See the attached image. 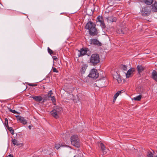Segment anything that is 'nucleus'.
Here are the masks:
<instances>
[{
  "label": "nucleus",
  "mask_w": 157,
  "mask_h": 157,
  "mask_svg": "<svg viewBox=\"0 0 157 157\" xmlns=\"http://www.w3.org/2000/svg\"><path fill=\"white\" fill-rule=\"evenodd\" d=\"M100 61V58L98 54H94L92 55L90 59V62L94 66L99 63Z\"/></svg>",
  "instance_id": "2"
},
{
  "label": "nucleus",
  "mask_w": 157,
  "mask_h": 157,
  "mask_svg": "<svg viewBox=\"0 0 157 157\" xmlns=\"http://www.w3.org/2000/svg\"><path fill=\"white\" fill-rule=\"evenodd\" d=\"M51 113L52 115L55 118L57 119L59 117V114L54 109H53L51 112Z\"/></svg>",
  "instance_id": "14"
},
{
  "label": "nucleus",
  "mask_w": 157,
  "mask_h": 157,
  "mask_svg": "<svg viewBox=\"0 0 157 157\" xmlns=\"http://www.w3.org/2000/svg\"><path fill=\"white\" fill-rule=\"evenodd\" d=\"M100 147L102 150L104 155L108 151L106 147L102 143H101L100 144Z\"/></svg>",
  "instance_id": "10"
},
{
  "label": "nucleus",
  "mask_w": 157,
  "mask_h": 157,
  "mask_svg": "<svg viewBox=\"0 0 157 157\" xmlns=\"http://www.w3.org/2000/svg\"><path fill=\"white\" fill-rule=\"evenodd\" d=\"M106 19H107V21L110 22H113V21H115L116 20V18L113 17H106Z\"/></svg>",
  "instance_id": "21"
},
{
  "label": "nucleus",
  "mask_w": 157,
  "mask_h": 157,
  "mask_svg": "<svg viewBox=\"0 0 157 157\" xmlns=\"http://www.w3.org/2000/svg\"><path fill=\"white\" fill-rule=\"evenodd\" d=\"M143 2L147 5H151L153 1V0H143Z\"/></svg>",
  "instance_id": "22"
},
{
  "label": "nucleus",
  "mask_w": 157,
  "mask_h": 157,
  "mask_svg": "<svg viewBox=\"0 0 157 157\" xmlns=\"http://www.w3.org/2000/svg\"><path fill=\"white\" fill-rule=\"evenodd\" d=\"M134 71L135 69L134 68H131L128 70L126 74V78H129L131 77L133 72Z\"/></svg>",
  "instance_id": "11"
},
{
  "label": "nucleus",
  "mask_w": 157,
  "mask_h": 157,
  "mask_svg": "<svg viewBox=\"0 0 157 157\" xmlns=\"http://www.w3.org/2000/svg\"><path fill=\"white\" fill-rule=\"evenodd\" d=\"M54 110H55L59 114V112L62 110V109L61 107H57L56 109H54Z\"/></svg>",
  "instance_id": "26"
},
{
  "label": "nucleus",
  "mask_w": 157,
  "mask_h": 157,
  "mask_svg": "<svg viewBox=\"0 0 157 157\" xmlns=\"http://www.w3.org/2000/svg\"><path fill=\"white\" fill-rule=\"evenodd\" d=\"M145 69V67L141 65H138L137 67V70L139 74H140Z\"/></svg>",
  "instance_id": "12"
},
{
  "label": "nucleus",
  "mask_w": 157,
  "mask_h": 157,
  "mask_svg": "<svg viewBox=\"0 0 157 157\" xmlns=\"http://www.w3.org/2000/svg\"><path fill=\"white\" fill-rule=\"evenodd\" d=\"M88 67V65L87 64L83 63L81 66V69L80 70V72L82 74H84Z\"/></svg>",
  "instance_id": "13"
},
{
  "label": "nucleus",
  "mask_w": 157,
  "mask_h": 157,
  "mask_svg": "<svg viewBox=\"0 0 157 157\" xmlns=\"http://www.w3.org/2000/svg\"><path fill=\"white\" fill-rule=\"evenodd\" d=\"M153 154L151 152H148L147 155V157H153Z\"/></svg>",
  "instance_id": "29"
},
{
  "label": "nucleus",
  "mask_w": 157,
  "mask_h": 157,
  "mask_svg": "<svg viewBox=\"0 0 157 157\" xmlns=\"http://www.w3.org/2000/svg\"><path fill=\"white\" fill-rule=\"evenodd\" d=\"M28 85L29 86H37V84H32L30 83H29L28 84Z\"/></svg>",
  "instance_id": "37"
},
{
  "label": "nucleus",
  "mask_w": 157,
  "mask_h": 157,
  "mask_svg": "<svg viewBox=\"0 0 157 157\" xmlns=\"http://www.w3.org/2000/svg\"><path fill=\"white\" fill-rule=\"evenodd\" d=\"M16 117L17 121L20 122L24 124H25L27 123L26 120L24 117L19 116H17Z\"/></svg>",
  "instance_id": "9"
},
{
  "label": "nucleus",
  "mask_w": 157,
  "mask_h": 157,
  "mask_svg": "<svg viewBox=\"0 0 157 157\" xmlns=\"http://www.w3.org/2000/svg\"><path fill=\"white\" fill-rule=\"evenodd\" d=\"M115 101H116V100H114V99H113V102H115Z\"/></svg>",
  "instance_id": "43"
},
{
  "label": "nucleus",
  "mask_w": 157,
  "mask_h": 157,
  "mask_svg": "<svg viewBox=\"0 0 157 157\" xmlns=\"http://www.w3.org/2000/svg\"><path fill=\"white\" fill-rule=\"evenodd\" d=\"M106 79L103 78L101 79L98 81L97 82L98 86L100 87H102L105 86V82Z\"/></svg>",
  "instance_id": "8"
},
{
  "label": "nucleus",
  "mask_w": 157,
  "mask_h": 157,
  "mask_svg": "<svg viewBox=\"0 0 157 157\" xmlns=\"http://www.w3.org/2000/svg\"><path fill=\"white\" fill-rule=\"evenodd\" d=\"M155 157H157V155Z\"/></svg>",
  "instance_id": "46"
},
{
  "label": "nucleus",
  "mask_w": 157,
  "mask_h": 157,
  "mask_svg": "<svg viewBox=\"0 0 157 157\" xmlns=\"http://www.w3.org/2000/svg\"><path fill=\"white\" fill-rule=\"evenodd\" d=\"M104 21L103 18L100 16H98L97 19V21L99 22L100 23L103 22Z\"/></svg>",
  "instance_id": "23"
},
{
  "label": "nucleus",
  "mask_w": 157,
  "mask_h": 157,
  "mask_svg": "<svg viewBox=\"0 0 157 157\" xmlns=\"http://www.w3.org/2000/svg\"><path fill=\"white\" fill-rule=\"evenodd\" d=\"M122 68L124 71H126L127 69V67L125 65H123L122 67Z\"/></svg>",
  "instance_id": "35"
},
{
  "label": "nucleus",
  "mask_w": 157,
  "mask_h": 157,
  "mask_svg": "<svg viewBox=\"0 0 157 157\" xmlns=\"http://www.w3.org/2000/svg\"><path fill=\"white\" fill-rule=\"evenodd\" d=\"M8 129L10 131L11 133L13 135L14 134V131L13 129L11 127H10L9 126L7 127Z\"/></svg>",
  "instance_id": "25"
},
{
  "label": "nucleus",
  "mask_w": 157,
  "mask_h": 157,
  "mask_svg": "<svg viewBox=\"0 0 157 157\" xmlns=\"http://www.w3.org/2000/svg\"><path fill=\"white\" fill-rule=\"evenodd\" d=\"M53 93H52V90H50L48 94V98L51 97L53 95Z\"/></svg>",
  "instance_id": "28"
},
{
  "label": "nucleus",
  "mask_w": 157,
  "mask_h": 157,
  "mask_svg": "<svg viewBox=\"0 0 157 157\" xmlns=\"http://www.w3.org/2000/svg\"><path fill=\"white\" fill-rule=\"evenodd\" d=\"M55 147L56 149H58L60 147L61 145L59 144H55Z\"/></svg>",
  "instance_id": "32"
},
{
  "label": "nucleus",
  "mask_w": 157,
  "mask_h": 157,
  "mask_svg": "<svg viewBox=\"0 0 157 157\" xmlns=\"http://www.w3.org/2000/svg\"><path fill=\"white\" fill-rule=\"evenodd\" d=\"M79 151L80 152L79 153L80 155H81V152L80 151Z\"/></svg>",
  "instance_id": "44"
},
{
  "label": "nucleus",
  "mask_w": 157,
  "mask_h": 157,
  "mask_svg": "<svg viewBox=\"0 0 157 157\" xmlns=\"http://www.w3.org/2000/svg\"><path fill=\"white\" fill-rule=\"evenodd\" d=\"M150 11L148 9L147 7H145L142 8L141 13L143 16H147L150 14Z\"/></svg>",
  "instance_id": "6"
},
{
  "label": "nucleus",
  "mask_w": 157,
  "mask_h": 157,
  "mask_svg": "<svg viewBox=\"0 0 157 157\" xmlns=\"http://www.w3.org/2000/svg\"><path fill=\"white\" fill-rule=\"evenodd\" d=\"M141 97L142 96L141 95H139L137 96L134 97L133 98V99L135 101H139L140 100Z\"/></svg>",
  "instance_id": "24"
},
{
  "label": "nucleus",
  "mask_w": 157,
  "mask_h": 157,
  "mask_svg": "<svg viewBox=\"0 0 157 157\" xmlns=\"http://www.w3.org/2000/svg\"><path fill=\"white\" fill-rule=\"evenodd\" d=\"M76 155H75V156H74V157H76Z\"/></svg>",
  "instance_id": "45"
},
{
  "label": "nucleus",
  "mask_w": 157,
  "mask_h": 157,
  "mask_svg": "<svg viewBox=\"0 0 157 157\" xmlns=\"http://www.w3.org/2000/svg\"><path fill=\"white\" fill-rule=\"evenodd\" d=\"M113 78L116 80L119 83H121L122 82V80H121L120 76L117 73L116 75H115L113 76Z\"/></svg>",
  "instance_id": "18"
},
{
  "label": "nucleus",
  "mask_w": 157,
  "mask_h": 157,
  "mask_svg": "<svg viewBox=\"0 0 157 157\" xmlns=\"http://www.w3.org/2000/svg\"><path fill=\"white\" fill-rule=\"evenodd\" d=\"M32 98H33L35 101L37 102L40 101L43 99L42 97L40 96H33L32 97Z\"/></svg>",
  "instance_id": "17"
},
{
  "label": "nucleus",
  "mask_w": 157,
  "mask_h": 157,
  "mask_svg": "<svg viewBox=\"0 0 157 157\" xmlns=\"http://www.w3.org/2000/svg\"><path fill=\"white\" fill-rule=\"evenodd\" d=\"M13 157V155H11V154H10V155H8V157Z\"/></svg>",
  "instance_id": "41"
},
{
  "label": "nucleus",
  "mask_w": 157,
  "mask_h": 157,
  "mask_svg": "<svg viewBox=\"0 0 157 157\" xmlns=\"http://www.w3.org/2000/svg\"><path fill=\"white\" fill-rule=\"evenodd\" d=\"M151 78L155 81L157 82V72L155 70L152 71L151 74Z\"/></svg>",
  "instance_id": "15"
},
{
  "label": "nucleus",
  "mask_w": 157,
  "mask_h": 157,
  "mask_svg": "<svg viewBox=\"0 0 157 157\" xmlns=\"http://www.w3.org/2000/svg\"><path fill=\"white\" fill-rule=\"evenodd\" d=\"M121 91H122V92L123 93L124 92V90H121V91H118L117 93H118L119 95H120V94H121Z\"/></svg>",
  "instance_id": "39"
},
{
  "label": "nucleus",
  "mask_w": 157,
  "mask_h": 157,
  "mask_svg": "<svg viewBox=\"0 0 157 157\" xmlns=\"http://www.w3.org/2000/svg\"><path fill=\"white\" fill-rule=\"evenodd\" d=\"M53 59L55 61H57L58 59V58L56 57V56H54L53 57Z\"/></svg>",
  "instance_id": "40"
},
{
  "label": "nucleus",
  "mask_w": 157,
  "mask_h": 157,
  "mask_svg": "<svg viewBox=\"0 0 157 157\" xmlns=\"http://www.w3.org/2000/svg\"><path fill=\"white\" fill-rule=\"evenodd\" d=\"M85 29L89 30V34L92 36H96L98 33L97 29L96 28L95 24L91 21L88 22L86 26Z\"/></svg>",
  "instance_id": "1"
},
{
  "label": "nucleus",
  "mask_w": 157,
  "mask_h": 157,
  "mask_svg": "<svg viewBox=\"0 0 157 157\" xmlns=\"http://www.w3.org/2000/svg\"><path fill=\"white\" fill-rule=\"evenodd\" d=\"M52 70L53 72H56V73H58V71L57 69L55 68V67H52Z\"/></svg>",
  "instance_id": "34"
},
{
  "label": "nucleus",
  "mask_w": 157,
  "mask_h": 157,
  "mask_svg": "<svg viewBox=\"0 0 157 157\" xmlns=\"http://www.w3.org/2000/svg\"><path fill=\"white\" fill-rule=\"evenodd\" d=\"M48 53L50 55L52 54L53 53V51L50 49L49 47H48Z\"/></svg>",
  "instance_id": "31"
},
{
  "label": "nucleus",
  "mask_w": 157,
  "mask_h": 157,
  "mask_svg": "<svg viewBox=\"0 0 157 157\" xmlns=\"http://www.w3.org/2000/svg\"><path fill=\"white\" fill-rule=\"evenodd\" d=\"M88 76L94 79H96L99 76V73L97 70L95 68L91 69Z\"/></svg>",
  "instance_id": "4"
},
{
  "label": "nucleus",
  "mask_w": 157,
  "mask_h": 157,
  "mask_svg": "<svg viewBox=\"0 0 157 157\" xmlns=\"http://www.w3.org/2000/svg\"><path fill=\"white\" fill-rule=\"evenodd\" d=\"M10 112H11L13 113H14L15 114H16L17 113V112L15 110H12V109H10Z\"/></svg>",
  "instance_id": "38"
},
{
  "label": "nucleus",
  "mask_w": 157,
  "mask_h": 157,
  "mask_svg": "<svg viewBox=\"0 0 157 157\" xmlns=\"http://www.w3.org/2000/svg\"><path fill=\"white\" fill-rule=\"evenodd\" d=\"M125 29L123 28H120L117 29L116 32L119 34H124L125 33Z\"/></svg>",
  "instance_id": "20"
},
{
  "label": "nucleus",
  "mask_w": 157,
  "mask_h": 157,
  "mask_svg": "<svg viewBox=\"0 0 157 157\" xmlns=\"http://www.w3.org/2000/svg\"><path fill=\"white\" fill-rule=\"evenodd\" d=\"M71 141L72 145L77 148L80 147L79 140L77 136L75 135L72 136L71 138Z\"/></svg>",
  "instance_id": "3"
},
{
  "label": "nucleus",
  "mask_w": 157,
  "mask_h": 157,
  "mask_svg": "<svg viewBox=\"0 0 157 157\" xmlns=\"http://www.w3.org/2000/svg\"><path fill=\"white\" fill-rule=\"evenodd\" d=\"M119 96V95L118 93H116L114 95V100H116L117 98Z\"/></svg>",
  "instance_id": "36"
},
{
  "label": "nucleus",
  "mask_w": 157,
  "mask_h": 157,
  "mask_svg": "<svg viewBox=\"0 0 157 157\" xmlns=\"http://www.w3.org/2000/svg\"><path fill=\"white\" fill-rule=\"evenodd\" d=\"M12 142L14 145H16L17 146H20V145L21 144L16 139H13L12 140Z\"/></svg>",
  "instance_id": "19"
},
{
  "label": "nucleus",
  "mask_w": 157,
  "mask_h": 157,
  "mask_svg": "<svg viewBox=\"0 0 157 157\" xmlns=\"http://www.w3.org/2000/svg\"><path fill=\"white\" fill-rule=\"evenodd\" d=\"M100 26L103 29H105L106 27V25L104 22V21L100 23Z\"/></svg>",
  "instance_id": "27"
},
{
  "label": "nucleus",
  "mask_w": 157,
  "mask_h": 157,
  "mask_svg": "<svg viewBox=\"0 0 157 157\" xmlns=\"http://www.w3.org/2000/svg\"><path fill=\"white\" fill-rule=\"evenodd\" d=\"M151 10L153 12L157 11V2H155L154 4L151 6Z\"/></svg>",
  "instance_id": "16"
},
{
  "label": "nucleus",
  "mask_w": 157,
  "mask_h": 157,
  "mask_svg": "<svg viewBox=\"0 0 157 157\" xmlns=\"http://www.w3.org/2000/svg\"><path fill=\"white\" fill-rule=\"evenodd\" d=\"M89 51V49L88 48H81L80 50H78V57H82L83 56L86 54L88 51Z\"/></svg>",
  "instance_id": "5"
},
{
  "label": "nucleus",
  "mask_w": 157,
  "mask_h": 157,
  "mask_svg": "<svg viewBox=\"0 0 157 157\" xmlns=\"http://www.w3.org/2000/svg\"><path fill=\"white\" fill-rule=\"evenodd\" d=\"M90 42L91 44H93L99 46H101L102 45L101 43L97 39H91L90 40Z\"/></svg>",
  "instance_id": "7"
},
{
  "label": "nucleus",
  "mask_w": 157,
  "mask_h": 157,
  "mask_svg": "<svg viewBox=\"0 0 157 157\" xmlns=\"http://www.w3.org/2000/svg\"><path fill=\"white\" fill-rule=\"evenodd\" d=\"M8 120L7 118H6L5 119V125L6 127H7L8 126Z\"/></svg>",
  "instance_id": "30"
},
{
  "label": "nucleus",
  "mask_w": 157,
  "mask_h": 157,
  "mask_svg": "<svg viewBox=\"0 0 157 157\" xmlns=\"http://www.w3.org/2000/svg\"><path fill=\"white\" fill-rule=\"evenodd\" d=\"M51 98V100H52L53 103L56 102L55 98L54 96H52L50 97Z\"/></svg>",
  "instance_id": "33"
},
{
  "label": "nucleus",
  "mask_w": 157,
  "mask_h": 157,
  "mask_svg": "<svg viewBox=\"0 0 157 157\" xmlns=\"http://www.w3.org/2000/svg\"><path fill=\"white\" fill-rule=\"evenodd\" d=\"M29 129H31V125H29Z\"/></svg>",
  "instance_id": "42"
}]
</instances>
